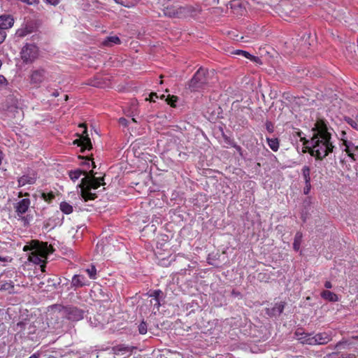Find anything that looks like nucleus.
<instances>
[{"instance_id": "1", "label": "nucleus", "mask_w": 358, "mask_h": 358, "mask_svg": "<svg viewBox=\"0 0 358 358\" xmlns=\"http://www.w3.org/2000/svg\"><path fill=\"white\" fill-rule=\"evenodd\" d=\"M331 134L325 125H321L314 129L310 141L305 140L304 144L308 145L310 155L317 159H322L333 152L334 146L331 141Z\"/></svg>"}, {"instance_id": "2", "label": "nucleus", "mask_w": 358, "mask_h": 358, "mask_svg": "<svg viewBox=\"0 0 358 358\" xmlns=\"http://www.w3.org/2000/svg\"><path fill=\"white\" fill-rule=\"evenodd\" d=\"M23 250L25 252L31 251L29 256V262L39 265L41 271L44 272L45 260L55 250L51 245H48L46 242L32 240L28 245L24 246Z\"/></svg>"}, {"instance_id": "3", "label": "nucleus", "mask_w": 358, "mask_h": 358, "mask_svg": "<svg viewBox=\"0 0 358 358\" xmlns=\"http://www.w3.org/2000/svg\"><path fill=\"white\" fill-rule=\"evenodd\" d=\"M90 176L84 177L81 180V182L77 185V189H80V195L85 200H94L96 196L95 193L92 192V190L98 189L101 185H104L103 182V178H96L93 171L90 172Z\"/></svg>"}, {"instance_id": "4", "label": "nucleus", "mask_w": 358, "mask_h": 358, "mask_svg": "<svg viewBox=\"0 0 358 358\" xmlns=\"http://www.w3.org/2000/svg\"><path fill=\"white\" fill-rule=\"evenodd\" d=\"M208 70L199 68L187 84V88L191 92H198L206 88L208 83Z\"/></svg>"}, {"instance_id": "5", "label": "nucleus", "mask_w": 358, "mask_h": 358, "mask_svg": "<svg viewBox=\"0 0 358 358\" xmlns=\"http://www.w3.org/2000/svg\"><path fill=\"white\" fill-rule=\"evenodd\" d=\"M59 312L63 317L72 322H78L83 320L85 313L83 309L72 305L60 306Z\"/></svg>"}, {"instance_id": "6", "label": "nucleus", "mask_w": 358, "mask_h": 358, "mask_svg": "<svg viewBox=\"0 0 358 358\" xmlns=\"http://www.w3.org/2000/svg\"><path fill=\"white\" fill-rule=\"evenodd\" d=\"M192 10L191 6H178V5L169 4L164 6L163 12L164 15L169 17H182L191 12Z\"/></svg>"}, {"instance_id": "7", "label": "nucleus", "mask_w": 358, "mask_h": 358, "mask_svg": "<svg viewBox=\"0 0 358 358\" xmlns=\"http://www.w3.org/2000/svg\"><path fill=\"white\" fill-rule=\"evenodd\" d=\"M346 135L345 132L343 131L341 134V143L340 144L341 148L346 152L348 156L353 160H357L358 156V145L345 138Z\"/></svg>"}, {"instance_id": "8", "label": "nucleus", "mask_w": 358, "mask_h": 358, "mask_svg": "<svg viewBox=\"0 0 358 358\" xmlns=\"http://www.w3.org/2000/svg\"><path fill=\"white\" fill-rule=\"evenodd\" d=\"M22 59L26 62H34L38 55V49L34 44L27 43L22 49L21 52Z\"/></svg>"}, {"instance_id": "9", "label": "nucleus", "mask_w": 358, "mask_h": 358, "mask_svg": "<svg viewBox=\"0 0 358 358\" xmlns=\"http://www.w3.org/2000/svg\"><path fill=\"white\" fill-rule=\"evenodd\" d=\"M79 127L83 129L82 134L79 138L73 141V143L81 148V152H84L85 150H90L92 148V145L88 136L87 128L83 124H80Z\"/></svg>"}, {"instance_id": "10", "label": "nucleus", "mask_w": 358, "mask_h": 358, "mask_svg": "<svg viewBox=\"0 0 358 358\" xmlns=\"http://www.w3.org/2000/svg\"><path fill=\"white\" fill-rule=\"evenodd\" d=\"M47 78V72L43 69H37L31 71L30 79L32 84L39 85Z\"/></svg>"}, {"instance_id": "11", "label": "nucleus", "mask_w": 358, "mask_h": 358, "mask_svg": "<svg viewBox=\"0 0 358 358\" xmlns=\"http://www.w3.org/2000/svg\"><path fill=\"white\" fill-rule=\"evenodd\" d=\"M31 201L29 199H23L15 206V213L17 217L24 215L30 206Z\"/></svg>"}, {"instance_id": "12", "label": "nucleus", "mask_w": 358, "mask_h": 358, "mask_svg": "<svg viewBox=\"0 0 358 358\" xmlns=\"http://www.w3.org/2000/svg\"><path fill=\"white\" fill-rule=\"evenodd\" d=\"M37 174L32 171L20 177L17 180L18 187H23L26 185H33L36 182Z\"/></svg>"}, {"instance_id": "13", "label": "nucleus", "mask_w": 358, "mask_h": 358, "mask_svg": "<svg viewBox=\"0 0 358 358\" xmlns=\"http://www.w3.org/2000/svg\"><path fill=\"white\" fill-rule=\"evenodd\" d=\"M71 285L74 290H76L78 288L88 285V280L83 275L76 274L72 277Z\"/></svg>"}, {"instance_id": "14", "label": "nucleus", "mask_w": 358, "mask_h": 358, "mask_svg": "<svg viewBox=\"0 0 358 358\" xmlns=\"http://www.w3.org/2000/svg\"><path fill=\"white\" fill-rule=\"evenodd\" d=\"M285 304L284 301L275 303L273 307L266 309V313L270 317L279 316L283 312Z\"/></svg>"}, {"instance_id": "15", "label": "nucleus", "mask_w": 358, "mask_h": 358, "mask_svg": "<svg viewBox=\"0 0 358 358\" xmlns=\"http://www.w3.org/2000/svg\"><path fill=\"white\" fill-rule=\"evenodd\" d=\"M14 24V19L10 15H2L0 16V29L6 31L11 28Z\"/></svg>"}, {"instance_id": "16", "label": "nucleus", "mask_w": 358, "mask_h": 358, "mask_svg": "<svg viewBox=\"0 0 358 358\" xmlns=\"http://www.w3.org/2000/svg\"><path fill=\"white\" fill-rule=\"evenodd\" d=\"M314 336L315 345H325L332 339L331 334L327 332L318 333Z\"/></svg>"}, {"instance_id": "17", "label": "nucleus", "mask_w": 358, "mask_h": 358, "mask_svg": "<svg viewBox=\"0 0 358 358\" xmlns=\"http://www.w3.org/2000/svg\"><path fill=\"white\" fill-rule=\"evenodd\" d=\"M28 321H21L13 326V330L16 332V335H19L20 338L26 336V329Z\"/></svg>"}, {"instance_id": "18", "label": "nucleus", "mask_w": 358, "mask_h": 358, "mask_svg": "<svg viewBox=\"0 0 358 358\" xmlns=\"http://www.w3.org/2000/svg\"><path fill=\"white\" fill-rule=\"evenodd\" d=\"M320 296L322 299L328 301L336 302L338 301V296L335 293L329 290L322 291Z\"/></svg>"}, {"instance_id": "19", "label": "nucleus", "mask_w": 358, "mask_h": 358, "mask_svg": "<svg viewBox=\"0 0 358 358\" xmlns=\"http://www.w3.org/2000/svg\"><path fill=\"white\" fill-rule=\"evenodd\" d=\"M81 175H84L85 177H86L88 174L86 171H83L80 169H76L69 172V176L71 180L73 182L77 180L81 176Z\"/></svg>"}, {"instance_id": "20", "label": "nucleus", "mask_w": 358, "mask_h": 358, "mask_svg": "<svg viewBox=\"0 0 358 358\" xmlns=\"http://www.w3.org/2000/svg\"><path fill=\"white\" fill-rule=\"evenodd\" d=\"M303 234L301 231H297L294 236L293 248L295 251H299L302 241Z\"/></svg>"}, {"instance_id": "21", "label": "nucleus", "mask_w": 358, "mask_h": 358, "mask_svg": "<svg viewBox=\"0 0 358 358\" xmlns=\"http://www.w3.org/2000/svg\"><path fill=\"white\" fill-rule=\"evenodd\" d=\"M113 351L117 355H124L127 352H131V348L129 346L119 345L113 348Z\"/></svg>"}, {"instance_id": "22", "label": "nucleus", "mask_w": 358, "mask_h": 358, "mask_svg": "<svg viewBox=\"0 0 358 358\" xmlns=\"http://www.w3.org/2000/svg\"><path fill=\"white\" fill-rule=\"evenodd\" d=\"M120 39L117 36H108L103 42V45L106 46H110L113 44H120Z\"/></svg>"}, {"instance_id": "23", "label": "nucleus", "mask_w": 358, "mask_h": 358, "mask_svg": "<svg viewBox=\"0 0 358 358\" xmlns=\"http://www.w3.org/2000/svg\"><path fill=\"white\" fill-rule=\"evenodd\" d=\"M59 208L62 213L69 215L73 212V206L66 201H62L59 205Z\"/></svg>"}, {"instance_id": "24", "label": "nucleus", "mask_w": 358, "mask_h": 358, "mask_svg": "<svg viewBox=\"0 0 358 358\" xmlns=\"http://www.w3.org/2000/svg\"><path fill=\"white\" fill-rule=\"evenodd\" d=\"M301 175L305 183L310 182V169L308 166H304L301 169Z\"/></svg>"}, {"instance_id": "25", "label": "nucleus", "mask_w": 358, "mask_h": 358, "mask_svg": "<svg viewBox=\"0 0 358 358\" xmlns=\"http://www.w3.org/2000/svg\"><path fill=\"white\" fill-rule=\"evenodd\" d=\"M267 143L269 148L274 152L278 151L279 148V141L278 138H266Z\"/></svg>"}, {"instance_id": "26", "label": "nucleus", "mask_w": 358, "mask_h": 358, "mask_svg": "<svg viewBox=\"0 0 358 358\" xmlns=\"http://www.w3.org/2000/svg\"><path fill=\"white\" fill-rule=\"evenodd\" d=\"M13 289L14 283L11 280L3 282L1 286V290L8 291L9 293L13 292Z\"/></svg>"}, {"instance_id": "27", "label": "nucleus", "mask_w": 358, "mask_h": 358, "mask_svg": "<svg viewBox=\"0 0 358 358\" xmlns=\"http://www.w3.org/2000/svg\"><path fill=\"white\" fill-rule=\"evenodd\" d=\"M27 326L28 327H27V329H26V336L25 337H29L30 336L36 333V326L32 324V323H30L29 322H28L27 323Z\"/></svg>"}, {"instance_id": "28", "label": "nucleus", "mask_w": 358, "mask_h": 358, "mask_svg": "<svg viewBox=\"0 0 358 358\" xmlns=\"http://www.w3.org/2000/svg\"><path fill=\"white\" fill-rule=\"evenodd\" d=\"M85 271L91 279L96 278V268L94 266L92 265L90 268H87Z\"/></svg>"}, {"instance_id": "29", "label": "nucleus", "mask_w": 358, "mask_h": 358, "mask_svg": "<svg viewBox=\"0 0 358 358\" xmlns=\"http://www.w3.org/2000/svg\"><path fill=\"white\" fill-rule=\"evenodd\" d=\"M345 120L352 128H354L356 130H358V122L357 120V117L355 120V119H353L352 117H345Z\"/></svg>"}, {"instance_id": "30", "label": "nucleus", "mask_w": 358, "mask_h": 358, "mask_svg": "<svg viewBox=\"0 0 358 358\" xmlns=\"http://www.w3.org/2000/svg\"><path fill=\"white\" fill-rule=\"evenodd\" d=\"M148 296L152 299H161L163 296V292L160 289L154 290L148 294Z\"/></svg>"}, {"instance_id": "31", "label": "nucleus", "mask_w": 358, "mask_h": 358, "mask_svg": "<svg viewBox=\"0 0 358 358\" xmlns=\"http://www.w3.org/2000/svg\"><path fill=\"white\" fill-rule=\"evenodd\" d=\"M324 358H352V357H345L344 355L341 352H332V353L327 355L326 356L324 357Z\"/></svg>"}, {"instance_id": "32", "label": "nucleus", "mask_w": 358, "mask_h": 358, "mask_svg": "<svg viewBox=\"0 0 358 358\" xmlns=\"http://www.w3.org/2000/svg\"><path fill=\"white\" fill-rule=\"evenodd\" d=\"M148 326L145 322L142 321L138 325V332L141 334H145L147 333Z\"/></svg>"}, {"instance_id": "33", "label": "nucleus", "mask_w": 358, "mask_h": 358, "mask_svg": "<svg viewBox=\"0 0 358 358\" xmlns=\"http://www.w3.org/2000/svg\"><path fill=\"white\" fill-rule=\"evenodd\" d=\"M302 344L311 345H315V336L310 334L309 337H308V340H303V341H302Z\"/></svg>"}, {"instance_id": "34", "label": "nucleus", "mask_w": 358, "mask_h": 358, "mask_svg": "<svg viewBox=\"0 0 358 358\" xmlns=\"http://www.w3.org/2000/svg\"><path fill=\"white\" fill-rule=\"evenodd\" d=\"M236 54L239 55H243L245 58H248V59L255 58V57L251 55L249 52L244 51V50H236Z\"/></svg>"}, {"instance_id": "35", "label": "nucleus", "mask_w": 358, "mask_h": 358, "mask_svg": "<svg viewBox=\"0 0 358 358\" xmlns=\"http://www.w3.org/2000/svg\"><path fill=\"white\" fill-rule=\"evenodd\" d=\"M8 85V81L6 78L0 75V90L4 89Z\"/></svg>"}, {"instance_id": "36", "label": "nucleus", "mask_w": 358, "mask_h": 358, "mask_svg": "<svg viewBox=\"0 0 358 358\" xmlns=\"http://www.w3.org/2000/svg\"><path fill=\"white\" fill-rule=\"evenodd\" d=\"M160 299H152L150 300V303L152 305H153L155 307H156L157 310L159 309V308L161 306V304H160Z\"/></svg>"}, {"instance_id": "37", "label": "nucleus", "mask_w": 358, "mask_h": 358, "mask_svg": "<svg viewBox=\"0 0 358 358\" xmlns=\"http://www.w3.org/2000/svg\"><path fill=\"white\" fill-rule=\"evenodd\" d=\"M62 0H43V1L48 4V5H51V6H57L60 1Z\"/></svg>"}, {"instance_id": "38", "label": "nucleus", "mask_w": 358, "mask_h": 358, "mask_svg": "<svg viewBox=\"0 0 358 358\" xmlns=\"http://www.w3.org/2000/svg\"><path fill=\"white\" fill-rule=\"evenodd\" d=\"M30 218H31V217L24 216V215H22V217H18V220H20L22 222H23L24 225H27V224H28L29 223Z\"/></svg>"}, {"instance_id": "39", "label": "nucleus", "mask_w": 358, "mask_h": 358, "mask_svg": "<svg viewBox=\"0 0 358 358\" xmlns=\"http://www.w3.org/2000/svg\"><path fill=\"white\" fill-rule=\"evenodd\" d=\"M311 189V184L310 182H306L305 183V187L303 188V194H308L310 191Z\"/></svg>"}, {"instance_id": "40", "label": "nucleus", "mask_w": 358, "mask_h": 358, "mask_svg": "<svg viewBox=\"0 0 358 358\" xmlns=\"http://www.w3.org/2000/svg\"><path fill=\"white\" fill-rule=\"evenodd\" d=\"M310 336V334H306V333H302L301 334V336L300 337H299V341L302 343V341H303V340H308V337H309Z\"/></svg>"}, {"instance_id": "41", "label": "nucleus", "mask_w": 358, "mask_h": 358, "mask_svg": "<svg viewBox=\"0 0 358 358\" xmlns=\"http://www.w3.org/2000/svg\"><path fill=\"white\" fill-rule=\"evenodd\" d=\"M6 37V31L0 29V44L4 41Z\"/></svg>"}, {"instance_id": "42", "label": "nucleus", "mask_w": 358, "mask_h": 358, "mask_svg": "<svg viewBox=\"0 0 358 358\" xmlns=\"http://www.w3.org/2000/svg\"><path fill=\"white\" fill-rule=\"evenodd\" d=\"M158 96L156 93H151L149 95V99H146V100H150V101H155V99H157Z\"/></svg>"}, {"instance_id": "43", "label": "nucleus", "mask_w": 358, "mask_h": 358, "mask_svg": "<svg viewBox=\"0 0 358 358\" xmlns=\"http://www.w3.org/2000/svg\"><path fill=\"white\" fill-rule=\"evenodd\" d=\"M324 287L327 289H331V288H332V284L330 281H326L324 282Z\"/></svg>"}, {"instance_id": "44", "label": "nucleus", "mask_w": 358, "mask_h": 358, "mask_svg": "<svg viewBox=\"0 0 358 358\" xmlns=\"http://www.w3.org/2000/svg\"><path fill=\"white\" fill-rule=\"evenodd\" d=\"M266 128L269 132H273V125L270 122L266 124Z\"/></svg>"}, {"instance_id": "45", "label": "nucleus", "mask_w": 358, "mask_h": 358, "mask_svg": "<svg viewBox=\"0 0 358 358\" xmlns=\"http://www.w3.org/2000/svg\"><path fill=\"white\" fill-rule=\"evenodd\" d=\"M8 257H1L0 256V262H8Z\"/></svg>"}, {"instance_id": "46", "label": "nucleus", "mask_w": 358, "mask_h": 358, "mask_svg": "<svg viewBox=\"0 0 358 358\" xmlns=\"http://www.w3.org/2000/svg\"><path fill=\"white\" fill-rule=\"evenodd\" d=\"M40 355L38 353H34L31 355L29 358H39Z\"/></svg>"}, {"instance_id": "47", "label": "nucleus", "mask_w": 358, "mask_h": 358, "mask_svg": "<svg viewBox=\"0 0 358 358\" xmlns=\"http://www.w3.org/2000/svg\"><path fill=\"white\" fill-rule=\"evenodd\" d=\"M59 92L57 90H55L51 95L52 96L57 97L59 96Z\"/></svg>"}, {"instance_id": "48", "label": "nucleus", "mask_w": 358, "mask_h": 358, "mask_svg": "<svg viewBox=\"0 0 358 358\" xmlns=\"http://www.w3.org/2000/svg\"><path fill=\"white\" fill-rule=\"evenodd\" d=\"M3 156V152L0 150V165L1 164V162H2Z\"/></svg>"}, {"instance_id": "49", "label": "nucleus", "mask_w": 358, "mask_h": 358, "mask_svg": "<svg viewBox=\"0 0 358 358\" xmlns=\"http://www.w3.org/2000/svg\"><path fill=\"white\" fill-rule=\"evenodd\" d=\"M120 122H122V124H123V123L124 124V123L126 122V121H127V120H126L124 118H121V119L120 120Z\"/></svg>"}, {"instance_id": "50", "label": "nucleus", "mask_w": 358, "mask_h": 358, "mask_svg": "<svg viewBox=\"0 0 358 358\" xmlns=\"http://www.w3.org/2000/svg\"><path fill=\"white\" fill-rule=\"evenodd\" d=\"M43 197L44 199L47 200L48 199L46 198V194H43Z\"/></svg>"}, {"instance_id": "51", "label": "nucleus", "mask_w": 358, "mask_h": 358, "mask_svg": "<svg viewBox=\"0 0 358 358\" xmlns=\"http://www.w3.org/2000/svg\"><path fill=\"white\" fill-rule=\"evenodd\" d=\"M114 1H115V2H116V3H120V0H114Z\"/></svg>"}, {"instance_id": "52", "label": "nucleus", "mask_w": 358, "mask_h": 358, "mask_svg": "<svg viewBox=\"0 0 358 358\" xmlns=\"http://www.w3.org/2000/svg\"><path fill=\"white\" fill-rule=\"evenodd\" d=\"M168 103H169V104H171V106H173V103L171 101H169Z\"/></svg>"}, {"instance_id": "53", "label": "nucleus", "mask_w": 358, "mask_h": 358, "mask_svg": "<svg viewBox=\"0 0 358 358\" xmlns=\"http://www.w3.org/2000/svg\"><path fill=\"white\" fill-rule=\"evenodd\" d=\"M233 294H235V295H238V293H235L234 291L233 292Z\"/></svg>"}, {"instance_id": "54", "label": "nucleus", "mask_w": 358, "mask_h": 358, "mask_svg": "<svg viewBox=\"0 0 358 358\" xmlns=\"http://www.w3.org/2000/svg\"><path fill=\"white\" fill-rule=\"evenodd\" d=\"M233 294H235V295H238V293H235L234 291L233 292Z\"/></svg>"}, {"instance_id": "55", "label": "nucleus", "mask_w": 358, "mask_h": 358, "mask_svg": "<svg viewBox=\"0 0 358 358\" xmlns=\"http://www.w3.org/2000/svg\"><path fill=\"white\" fill-rule=\"evenodd\" d=\"M233 294H235V295H238V293H235L234 291L233 292Z\"/></svg>"}, {"instance_id": "56", "label": "nucleus", "mask_w": 358, "mask_h": 358, "mask_svg": "<svg viewBox=\"0 0 358 358\" xmlns=\"http://www.w3.org/2000/svg\"><path fill=\"white\" fill-rule=\"evenodd\" d=\"M92 164H93V166H94V168H95V167H96V166H95V164H94V162H92Z\"/></svg>"}, {"instance_id": "57", "label": "nucleus", "mask_w": 358, "mask_h": 358, "mask_svg": "<svg viewBox=\"0 0 358 358\" xmlns=\"http://www.w3.org/2000/svg\"><path fill=\"white\" fill-rule=\"evenodd\" d=\"M237 150H241V147L240 146H237Z\"/></svg>"}, {"instance_id": "58", "label": "nucleus", "mask_w": 358, "mask_h": 358, "mask_svg": "<svg viewBox=\"0 0 358 358\" xmlns=\"http://www.w3.org/2000/svg\"><path fill=\"white\" fill-rule=\"evenodd\" d=\"M355 338L358 341V336H355Z\"/></svg>"}, {"instance_id": "59", "label": "nucleus", "mask_w": 358, "mask_h": 358, "mask_svg": "<svg viewBox=\"0 0 358 358\" xmlns=\"http://www.w3.org/2000/svg\"><path fill=\"white\" fill-rule=\"evenodd\" d=\"M52 198H53V196L51 195L49 199H52Z\"/></svg>"}, {"instance_id": "60", "label": "nucleus", "mask_w": 358, "mask_h": 358, "mask_svg": "<svg viewBox=\"0 0 358 358\" xmlns=\"http://www.w3.org/2000/svg\"><path fill=\"white\" fill-rule=\"evenodd\" d=\"M301 358H303V357H301Z\"/></svg>"}]
</instances>
